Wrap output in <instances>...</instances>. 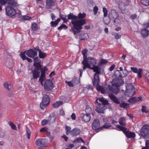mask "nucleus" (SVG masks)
Listing matches in <instances>:
<instances>
[{"label": "nucleus", "mask_w": 149, "mask_h": 149, "mask_svg": "<svg viewBox=\"0 0 149 149\" xmlns=\"http://www.w3.org/2000/svg\"><path fill=\"white\" fill-rule=\"evenodd\" d=\"M40 68H38V69H37L36 68L32 70L31 73L32 74L33 77L31 79V82L32 83H34L37 80V78L40 76V72H43L45 73V71L47 70V68L46 67H45L43 68L41 67V65Z\"/></svg>", "instance_id": "7ed1b4c3"}, {"label": "nucleus", "mask_w": 149, "mask_h": 149, "mask_svg": "<svg viewBox=\"0 0 149 149\" xmlns=\"http://www.w3.org/2000/svg\"><path fill=\"white\" fill-rule=\"evenodd\" d=\"M65 82L70 87H73L74 86V84L72 81H66Z\"/></svg>", "instance_id": "bf43d9fd"}, {"label": "nucleus", "mask_w": 149, "mask_h": 149, "mask_svg": "<svg viewBox=\"0 0 149 149\" xmlns=\"http://www.w3.org/2000/svg\"><path fill=\"white\" fill-rule=\"evenodd\" d=\"M92 127L94 130L102 128L100 127V123L98 119H95L93 120L92 124Z\"/></svg>", "instance_id": "f3484780"}, {"label": "nucleus", "mask_w": 149, "mask_h": 149, "mask_svg": "<svg viewBox=\"0 0 149 149\" xmlns=\"http://www.w3.org/2000/svg\"><path fill=\"white\" fill-rule=\"evenodd\" d=\"M111 126V125L109 123L106 124L104 125L103 126V127L105 128H108Z\"/></svg>", "instance_id": "13d9d810"}, {"label": "nucleus", "mask_w": 149, "mask_h": 149, "mask_svg": "<svg viewBox=\"0 0 149 149\" xmlns=\"http://www.w3.org/2000/svg\"><path fill=\"white\" fill-rule=\"evenodd\" d=\"M124 83V81L121 79L115 78L112 81V86L116 87H120Z\"/></svg>", "instance_id": "4468645a"}, {"label": "nucleus", "mask_w": 149, "mask_h": 149, "mask_svg": "<svg viewBox=\"0 0 149 149\" xmlns=\"http://www.w3.org/2000/svg\"><path fill=\"white\" fill-rule=\"evenodd\" d=\"M120 106L122 108H126L129 104L127 103H125L124 102L120 103Z\"/></svg>", "instance_id": "37998d69"}, {"label": "nucleus", "mask_w": 149, "mask_h": 149, "mask_svg": "<svg viewBox=\"0 0 149 149\" xmlns=\"http://www.w3.org/2000/svg\"><path fill=\"white\" fill-rule=\"evenodd\" d=\"M63 29H67V27L65 24H62L58 28V30H61Z\"/></svg>", "instance_id": "a18cd8bd"}, {"label": "nucleus", "mask_w": 149, "mask_h": 149, "mask_svg": "<svg viewBox=\"0 0 149 149\" xmlns=\"http://www.w3.org/2000/svg\"><path fill=\"white\" fill-rule=\"evenodd\" d=\"M25 53L24 52L23 53H22L20 54V55L23 60H24L26 59V58L27 57L25 54Z\"/></svg>", "instance_id": "8fccbe9b"}, {"label": "nucleus", "mask_w": 149, "mask_h": 149, "mask_svg": "<svg viewBox=\"0 0 149 149\" xmlns=\"http://www.w3.org/2000/svg\"><path fill=\"white\" fill-rule=\"evenodd\" d=\"M86 68H88L91 70H93V71L96 73L94 74V78L92 80L93 86H94L97 87L99 85V78L98 74H101L100 69L97 66L94 65L93 67H91L89 63H88L84 66L83 70H84Z\"/></svg>", "instance_id": "f03ea898"}, {"label": "nucleus", "mask_w": 149, "mask_h": 149, "mask_svg": "<svg viewBox=\"0 0 149 149\" xmlns=\"http://www.w3.org/2000/svg\"><path fill=\"white\" fill-rule=\"evenodd\" d=\"M66 16H63L62 17H61V18L63 20L64 22H67L68 21V19H66Z\"/></svg>", "instance_id": "680f3d73"}, {"label": "nucleus", "mask_w": 149, "mask_h": 149, "mask_svg": "<svg viewBox=\"0 0 149 149\" xmlns=\"http://www.w3.org/2000/svg\"><path fill=\"white\" fill-rule=\"evenodd\" d=\"M76 141L78 142L84 143V141L81 138H78L76 139Z\"/></svg>", "instance_id": "052dcab7"}, {"label": "nucleus", "mask_w": 149, "mask_h": 149, "mask_svg": "<svg viewBox=\"0 0 149 149\" xmlns=\"http://www.w3.org/2000/svg\"><path fill=\"white\" fill-rule=\"evenodd\" d=\"M86 16L84 12L79 13L77 16L71 13L68 15V19L72 20L71 23L72 25L70 31H72L74 35L79 33L82 29V26L86 24L87 20L84 19Z\"/></svg>", "instance_id": "f257e3e1"}, {"label": "nucleus", "mask_w": 149, "mask_h": 149, "mask_svg": "<svg viewBox=\"0 0 149 149\" xmlns=\"http://www.w3.org/2000/svg\"><path fill=\"white\" fill-rule=\"evenodd\" d=\"M65 129L66 131V135H68L70 133H71V127H70L66 126Z\"/></svg>", "instance_id": "a19ab883"}, {"label": "nucleus", "mask_w": 149, "mask_h": 149, "mask_svg": "<svg viewBox=\"0 0 149 149\" xmlns=\"http://www.w3.org/2000/svg\"><path fill=\"white\" fill-rule=\"evenodd\" d=\"M56 116L55 115H50L48 118V120L50 123H52L55 122L56 119Z\"/></svg>", "instance_id": "2f4dec72"}, {"label": "nucleus", "mask_w": 149, "mask_h": 149, "mask_svg": "<svg viewBox=\"0 0 149 149\" xmlns=\"http://www.w3.org/2000/svg\"><path fill=\"white\" fill-rule=\"evenodd\" d=\"M141 135L143 137H146L149 134V125H145L142 127L140 132Z\"/></svg>", "instance_id": "9d476101"}, {"label": "nucleus", "mask_w": 149, "mask_h": 149, "mask_svg": "<svg viewBox=\"0 0 149 149\" xmlns=\"http://www.w3.org/2000/svg\"><path fill=\"white\" fill-rule=\"evenodd\" d=\"M5 135V132L4 130H0V137L2 138Z\"/></svg>", "instance_id": "5fc2aeb1"}, {"label": "nucleus", "mask_w": 149, "mask_h": 149, "mask_svg": "<svg viewBox=\"0 0 149 149\" xmlns=\"http://www.w3.org/2000/svg\"><path fill=\"white\" fill-rule=\"evenodd\" d=\"M126 90L125 93L126 95L130 97L133 96L135 93V88L131 84H127L126 85Z\"/></svg>", "instance_id": "0eeeda50"}, {"label": "nucleus", "mask_w": 149, "mask_h": 149, "mask_svg": "<svg viewBox=\"0 0 149 149\" xmlns=\"http://www.w3.org/2000/svg\"><path fill=\"white\" fill-rule=\"evenodd\" d=\"M96 87L97 91H101L102 93H109L112 92V86H111L109 85H106L104 87L99 85Z\"/></svg>", "instance_id": "20e7f679"}, {"label": "nucleus", "mask_w": 149, "mask_h": 149, "mask_svg": "<svg viewBox=\"0 0 149 149\" xmlns=\"http://www.w3.org/2000/svg\"><path fill=\"white\" fill-rule=\"evenodd\" d=\"M103 12L104 13V17L107 16L108 14V10L105 7L103 8Z\"/></svg>", "instance_id": "de8ad7c7"}, {"label": "nucleus", "mask_w": 149, "mask_h": 149, "mask_svg": "<svg viewBox=\"0 0 149 149\" xmlns=\"http://www.w3.org/2000/svg\"><path fill=\"white\" fill-rule=\"evenodd\" d=\"M6 14L8 16L12 17L14 16L16 14V10L14 8L10 6H8L6 8Z\"/></svg>", "instance_id": "f8f14e48"}, {"label": "nucleus", "mask_w": 149, "mask_h": 149, "mask_svg": "<svg viewBox=\"0 0 149 149\" xmlns=\"http://www.w3.org/2000/svg\"><path fill=\"white\" fill-rule=\"evenodd\" d=\"M146 147H143L141 149H149V141L147 140L146 143Z\"/></svg>", "instance_id": "864d4df0"}, {"label": "nucleus", "mask_w": 149, "mask_h": 149, "mask_svg": "<svg viewBox=\"0 0 149 149\" xmlns=\"http://www.w3.org/2000/svg\"><path fill=\"white\" fill-rule=\"evenodd\" d=\"M45 140L44 139H39L36 141V145L39 147V149H44L45 146Z\"/></svg>", "instance_id": "ddd939ff"}, {"label": "nucleus", "mask_w": 149, "mask_h": 149, "mask_svg": "<svg viewBox=\"0 0 149 149\" xmlns=\"http://www.w3.org/2000/svg\"><path fill=\"white\" fill-rule=\"evenodd\" d=\"M45 89L46 91H50L53 89L54 85L52 81L50 79L46 80L44 84Z\"/></svg>", "instance_id": "9b49d317"}, {"label": "nucleus", "mask_w": 149, "mask_h": 149, "mask_svg": "<svg viewBox=\"0 0 149 149\" xmlns=\"http://www.w3.org/2000/svg\"><path fill=\"white\" fill-rule=\"evenodd\" d=\"M117 127L120 130L122 131L127 137L130 138H134L135 137V133L127 130V128L122 127L120 125H117Z\"/></svg>", "instance_id": "423d86ee"}, {"label": "nucleus", "mask_w": 149, "mask_h": 149, "mask_svg": "<svg viewBox=\"0 0 149 149\" xmlns=\"http://www.w3.org/2000/svg\"><path fill=\"white\" fill-rule=\"evenodd\" d=\"M115 66V65L113 64L110 67L109 70L111 71H112L114 69Z\"/></svg>", "instance_id": "774afa93"}, {"label": "nucleus", "mask_w": 149, "mask_h": 149, "mask_svg": "<svg viewBox=\"0 0 149 149\" xmlns=\"http://www.w3.org/2000/svg\"><path fill=\"white\" fill-rule=\"evenodd\" d=\"M24 52L28 56L32 58H34L37 55V52L32 49L25 51Z\"/></svg>", "instance_id": "2eb2a0df"}, {"label": "nucleus", "mask_w": 149, "mask_h": 149, "mask_svg": "<svg viewBox=\"0 0 149 149\" xmlns=\"http://www.w3.org/2000/svg\"><path fill=\"white\" fill-rule=\"evenodd\" d=\"M128 74V72L127 71V70L126 69H124V70L123 72V74H122V77H124L126 76H127Z\"/></svg>", "instance_id": "603ef678"}, {"label": "nucleus", "mask_w": 149, "mask_h": 149, "mask_svg": "<svg viewBox=\"0 0 149 149\" xmlns=\"http://www.w3.org/2000/svg\"><path fill=\"white\" fill-rule=\"evenodd\" d=\"M31 18L30 17L27 16H23L22 19L24 20H27L30 19Z\"/></svg>", "instance_id": "69168bd1"}, {"label": "nucleus", "mask_w": 149, "mask_h": 149, "mask_svg": "<svg viewBox=\"0 0 149 149\" xmlns=\"http://www.w3.org/2000/svg\"><path fill=\"white\" fill-rule=\"evenodd\" d=\"M81 132V130L79 129L75 128L71 131V135L73 136H77Z\"/></svg>", "instance_id": "4be33fe9"}, {"label": "nucleus", "mask_w": 149, "mask_h": 149, "mask_svg": "<svg viewBox=\"0 0 149 149\" xmlns=\"http://www.w3.org/2000/svg\"><path fill=\"white\" fill-rule=\"evenodd\" d=\"M56 0H46V7L49 9L51 7L55 5Z\"/></svg>", "instance_id": "5701e85b"}, {"label": "nucleus", "mask_w": 149, "mask_h": 149, "mask_svg": "<svg viewBox=\"0 0 149 149\" xmlns=\"http://www.w3.org/2000/svg\"><path fill=\"white\" fill-rule=\"evenodd\" d=\"M72 82L74 85H76L77 84L78 80L77 79H74L72 80Z\"/></svg>", "instance_id": "e2e57ef3"}, {"label": "nucleus", "mask_w": 149, "mask_h": 149, "mask_svg": "<svg viewBox=\"0 0 149 149\" xmlns=\"http://www.w3.org/2000/svg\"><path fill=\"white\" fill-rule=\"evenodd\" d=\"M98 100L101 102V103H104L105 104H108L109 103L108 101L106 99H104L103 97L97 98L95 101V104H97L99 103L97 101Z\"/></svg>", "instance_id": "393cba45"}, {"label": "nucleus", "mask_w": 149, "mask_h": 149, "mask_svg": "<svg viewBox=\"0 0 149 149\" xmlns=\"http://www.w3.org/2000/svg\"><path fill=\"white\" fill-rule=\"evenodd\" d=\"M50 101V98L49 96L47 94L44 95L42 97V101L40 103V108L42 109H44L49 105Z\"/></svg>", "instance_id": "6e6552de"}, {"label": "nucleus", "mask_w": 149, "mask_h": 149, "mask_svg": "<svg viewBox=\"0 0 149 149\" xmlns=\"http://www.w3.org/2000/svg\"><path fill=\"white\" fill-rule=\"evenodd\" d=\"M82 54L83 55L84 58L83 60L82 61V63L84 65V66L85 65H86V64H87V63H88L87 62V61H86L87 59L88 58H87V56L86 55L87 52L86 51L85 49L82 50Z\"/></svg>", "instance_id": "b1692460"}, {"label": "nucleus", "mask_w": 149, "mask_h": 149, "mask_svg": "<svg viewBox=\"0 0 149 149\" xmlns=\"http://www.w3.org/2000/svg\"><path fill=\"white\" fill-rule=\"evenodd\" d=\"M118 122L121 125L123 126H125L126 125L125 122V118L124 117L120 118Z\"/></svg>", "instance_id": "c9c22d12"}, {"label": "nucleus", "mask_w": 149, "mask_h": 149, "mask_svg": "<svg viewBox=\"0 0 149 149\" xmlns=\"http://www.w3.org/2000/svg\"><path fill=\"white\" fill-rule=\"evenodd\" d=\"M3 86L5 88L7 89L8 91H10L12 88L10 84L8 82H6L4 83Z\"/></svg>", "instance_id": "bb28decb"}, {"label": "nucleus", "mask_w": 149, "mask_h": 149, "mask_svg": "<svg viewBox=\"0 0 149 149\" xmlns=\"http://www.w3.org/2000/svg\"><path fill=\"white\" fill-rule=\"evenodd\" d=\"M109 96L113 102L117 104H120V100L115 95L112 93H110L109 95Z\"/></svg>", "instance_id": "a211bd4d"}, {"label": "nucleus", "mask_w": 149, "mask_h": 149, "mask_svg": "<svg viewBox=\"0 0 149 149\" xmlns=\"http://www.w3.org/2000/svg\"><path fill=\"white\" fill-rule=\"evenodd\" d=\"M41 74L40 77L39 79V81L40 82L42 86H43V81L45 79V73L44 72H41Z\"/></svg>", "instance_id": "c756f323"}, {"label": "nucleus", "mask_w": 149, "mask_h": 149, "mask_svg": "<svg viewBox=\"0 0 149 149\" xmlns=\"http://www.w3.org/2000/svg\"><path fill=\"white\" fill-rule=\"evenodd\" d=\"M128 102H129L133 103H135L136 102V97H133L132 98H130L128 100Z\"/></svg>", "instance_id": "09e8293b"}, {"label": "nucleus", "mask_w": 149, "mask_h": 149, "mask_svg": "<svg viewBox=\"0 0 149 149\" xmlns=\"http://www.w3.org/2000/svg\"><path fill=\"white\" fill-rule=\"evenodd\" d=\"M87 63H89L93 65V66H94L97 63V61L96 59L92 57H89L87 59Z\"/></svg>", "instance_id": "412c9836"}, {"label": "nucleus", "mask_w": 149, "mask_h": 149, "mask_svg": "<svg viewBox=\"0 0 149 149\" xmlns=\"http://www.w3.org/2000/svg\"><path fill=\"white\" fill-rule=\"evenodd\" d=\"M108 104H105V103H99L96 106V111L98 113H104V110L107 108L106 105Z\"/></svg>", "instance_id": "1a4fd4ad"}, {"label": "nucleus", "mask_w": 149, "mask_h": 149, "mask_svg": "<svg viewBox=\"0 0 149 149\" xmlns=\"http://www.w3.org/2000/svg\"><path fill=\"white\" fill-rule=\"evenodd\" d=\"M141 3L146 6H148L149 5V2L148 0H141Z\"/></svg>", "instance_id": "79ce46f5"}, {"label": "nucleus", "mask_w": 149, "mask_h": 149, "mask_svg": "<svg viewBox=\"0 0 149 149\" xmlns=\"http://www.w3.org/2000/svg\"><path fill=\"white\" fill-rule=\"evenodd\" d=\"M85 111L86 112V113L89 114L90 115V114H92L94 116L93 112L94 111L89 106H87L86 107Z\"/></svg>", "instance_id": "c85d7f7f"}, {"label": "nucleus", "mask_w": 149, "mask_h": 149, "mask_svg": "<svg viewBox=\"0 0 149 149\" xmlns=\"http://www.w3.org/2000/svg\"><path fill=\"white\" fill-rule=\"evenodd\" d=\"M80 117L85 122H88L91 120V116L89 114L82 113L81 114Z\"/></svg>", "instance_id": "6ab92c4d"}, {"label": "nucleus", "mask_w": 149, "mask_h": 149, "mask_svg": "<svg viewBox=\"0 0 149 149\" xmlns=\"http://www.w3.org/2000/svg\"><path fill=\"white\" fill-rule=\"evenodd\" d=\"M37 48L38 49V51L39 52V56L41 58H44L46 56V54L42 52L39 49L38 47H37ZM36 49L38 50L37 47L36 48Z\"/></svg>", "instance_id": "4c0bfd02"}, {"label": "nucleus", "mask_w": 149, "mask_h": 149, "mask_svg": "<svg viewBox=\"0 0 149 149\" xmlns=\"http://www.w3.org/2000/svg\"><path fill=\"white\" fill-rule=\"evenodd\" d=\"M141 34L143 38H145L149 34V31L146 28L144 29L141 30Z\"/></svg>", "instance_id": "a878e982"}, {"label": "nucleus", "mask_w": 149, "mask_h": 149, "mask_svg": "<svg viewBox=\"0 0 149 149\" xmlns=\"http://www.w3.org/2000/svg\"><path fill=\"white\" fill-rule=\"evenodd\" d=\"M63 103V102L61 101H57L53 104V107L54 108H58L59 106L62 105Z\"/></svg>", "instance_id": "f704fd0d"}, {"label": "nucleus", "mask_w": 149, "mask_h": 149, "mask_svg": "<svg viewBox=\"0 0 149 149\" xmlns=\"http://www.w3.org/2000/svg\"><path fill=\"white\" fill-rule=\"evenodd\" d=\"M32 28L33 30L36 31L38 29V26L35 23H33L32 25Z\"/></svg>", "instance_id": "49530a36"}, {"label": "nucleus", "mask_w": 149, "mask_h": 149, "mask_svg": "<svg viewBox=\"0 0 149 149\" xmlns=\"http://www.w3.org/2000/svg\"><path fill=\"white\" fill-rule=\"evenodd\" d=\"M34 61L33 64V65L35 67V68L38 69V68H40L41 64H40V62L39 61V58L38 57H36L35 58L34 57L33 58Z\"/></svg>", "instance_id": "aec40b11"}, {"label": "nucleus", "mask_w": 149, "mask_h": 149, "mask_svg": "<svg viewBox=\"0 0 149 149\" xmlns=\"http://www.w3.org/2000/svg\"><path fill=\"white\" fill-rule=\"evenodd\" d=\"M114 76L116 77L115 78L121 79L122 78L121 73L118 70L114 72Z\"/></svg>", "instance_id": "cd10ccee"}, {"label": "nucleus", "mask_w": 149, "mask_h": 149, "mask_svg": "<svg viewBox=\"0 0 149 149\" xmlns=\"http://www.w3.org/2000/svg\"><path fill=\"white\" fill-rule=\"evenodd\" d=\"M121 37V35L118 33L116 34L115 36V38L116 39H118Z\"/></svg>", "instance_id": "338daca9"}, {"label": "nucleus", "mask_w": 149, "mask_h": 149, "mask_svg": "<svg viewBox=\"0 0 149 149\" xmlns=\"http://www.w3.org/2000/svg\"><path fill=\"white\" fill-rule=\"evenodd\" d=\"M103 20L104 23L106 24H108L109 23L111 19L109 17V18L107 19L104 18Z\"/></svg>", "instance_id": "c03bdc74"}, {"label": "nucleus", "mask_w": 149, "mask_h": 149, "mask_svg": "<svg viewBox=\"0 0 149 149\" xmlns=\"http://www.w3.org/2000/svg\"><path fill=\"white\" fill-rule=\"evenodd\" d=\"M118 87H116L115 86H112V91L113 93L116 94H117L119 92L120 90Z\"/></svg>", "instance_id": "72a5a7b5"}, {"label": "nucleus", "mask_w": 149, "mask_h": 149, "mask_svg": "<svg viewBox=\"0 0 149 149\" xmlns=\"http://www.w3.org/2000/svg\"><path fill=\"white\" fill-rule=\"evenodd\" d=\"M8 4L13 7H15L17 5V3L14 1H10L8 2Z\"/></svg>", "instance_id": "ea45409f"}, {"label": "nucleus", "mask_w": 149, "mask_h": 149, "mask_svg": "<svg viewBox=\"0 0 149 149\" xmlns=\"http://www.w3.org/2000/svg\"><path fill=\"white\" fill-rule=\"evenodd\" d=\"M109 17L111 20H113V22L114 23H119L120 22L118 19V14L115 10H111L109 14Z\"/></svg>", "instance_id": "39448f33"}, {"label": "nucleus", "mask_w": 149, "mask_h": 149, "mask_svg": "<svg viewBox=\"0 0 149 149\" xmlns=\"http://www.w3.org/2000/svg\"><path fill=\"white\" fill-rule=\"evenodd\" d=\"M98 10V7L96 6H95L93 8V11L95 15H96L97 13V11Z\"/></svg>", "instance_id": "4d7b16f0"}, {"label": "nucleus", "mask_w": 149, "mask_h": 149, "mask_svg": "<svg viewBox=\"0 0 149 149\" xmlns=\"http://www.w3.org/2000/svg\"><path fill=\"white\" fill-rule=\"evenodd\" d=\"M31 134V132L30 131L26 128V134L27 136V137L28 139H30V137Z\"/></svg>", "instance_id": "3c124183"}, {"label": "nucleus", "mask_w": 149, "mask_h": 149, "mask_svg": "<svg viewBox=\"0 0 149 149\" xmlns=\"http://www.w3.org/2000/svg\"><path fill=\"white\" fill-rule=\"evenodd\" d=\"M61 20L60 18H58L55 21H52L51 22L50 24L51 26L55 27L58 24V22H59Z\"/></svg>", "instance_id": "e433bc0d"}, {"label": "nucleus", "mask_w": 149, "mask_h": 149, "mask_svg": "<svg viewBox=\"0 0 149 149\" xmlns=\"http://www.w3.org/2000/svg\"><path fill=\"white\" fill-rule=\"evenodd\" d=\"M48 122V120H42L41 122L42 125V126L45 125Z\"/></svg>", "instance_id": "0e129e2a"}, {"label": "nucleus", "mask_w": 149, "mask_h": 149, "mask_svg": "<svg viewBox=\"0 0 149 149\" xmlns=\"http://www.w3.org/2000/svg\"><path fill=\"white\" fill-rule=\"evenodd\" d=\"M8 123L9 125L11 127V129L14 130H17V127L16 125L13 123V122L11 121H9Z\"/></svg>", "instance_id": "58836bf2"}, {"label": "nucleus", "mask_w": 149, "mask_h": 149, "mask_svg": "<svg viewBox=\"0 0 149 149\" xmlns=\"http://www.w3.org/2000/svg\"><path fill=\"white\" fill-rule=\"evenodd\" d=\"M142 109H141V111L143 112H145L146 113H147L148 112V111L146 110V107L145 106H142Z\"/></svg>", "instance_id": "6e6d98bb"}, {"label": "nucleus", "mask_w": 149, "mask_h": 149, "mask_svg": "<svg viewBox=\"0 0 149 149\" xmlns=\"http://www.w3.org/2000/svg\"><path fill=\"white\" fill-rule=\"evenodd\" d=\"M131 70L134 72L137 73V77L139 79H140L142 77V74L143 72V69L139 68V70L136 68L131 67Z\"/></svg>", "instance_id": "dca6fc26"}, {"label": "nucleus", "mask_w": 149, "mask_h": 149, "mask_svg": "<svg viewBox=\"0 0 149 149\" xmlns=\"http://www.w3.org/2000/svg\"><path fill=\"white\" fill-rule=\"evenodd\" d=\"M41 74L40 77L39 79V81L40 82L42 86H43V81L45 79V73L44 72H41Z\"/></svg>", "instance_id": "7c9ffc66"}, {"label": "nucleus", "mask_w": 149, "mask_h": 149, "mask_svg": "<svg viewBox=\"0 0 149 149\" xmlns=\"http://www.w3.org/2000/svg\"><path fill=\"white\" fill-rule=\"evenodd\" d=\"M127 6V4L123 3V2H121L119 4V8L122 10H124L126 9V7Z\"/></svg>", "instance_id": "473e14b6"}]
</instances>
